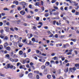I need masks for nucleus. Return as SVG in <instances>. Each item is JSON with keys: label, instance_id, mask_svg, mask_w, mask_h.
Returning <instances> with one entry per match:
<instances>
[{"label": "nucleus", "instance_id": "obj_42", "mask_svg": "<svg viewBox=\"0 0 79 79\" xmlns=\"http://www.w3.org/2000/svg\"><path fill=\"white\" fill-rule=\"evenodd\" d=\"M5 56H6L7 58H10V55L9 54H7Z\"/></svg>", "mask_w": 79, "mask_h": 79}, {"label": "nucleus", "instance_id": "obj_45", "mask_svg": "<svg viewBox=\"0 0 79 79\" xmlns=\"http://www.w3.org/2000/svg\"><path fill=\"white\" fill-rule=\"evenodd\" d=\"M0 76H2V77H5V75L4 74H2L1 73H0Z\"/></svg>", "mask_w": 79, "mask_h": 79}, {"label": "nucleus", "instance_id": "obj_57", "mask_svg": "<svg viewBox=\"0 0 79 79\" xmlns=\"http://www.w3.org/2000/svg\"><path fill=\"white\" fill-rule=\"evenodd\" d=\"M41 3L42 6H43V5H44V2H43V1H41Z\"/></svg>", "mask_w": 79, "mask_h": 79}, {"label": "nucleus", "instance_id": "obj_47", "mask_svg": "<svg viewBox=\"0 0 79 79\" xmlns=\"http://www.w3.org/2000/svg\"><path fill=\"white\" fill-rule=\"evenodd\" d=\"M36 21H39V17H37L36 19Z\"/></svg>", "mask_w": 79, "mask_h": 79}, {"label": "nucleus", "instance_id": "obj_54", "mask_svg": "<svg viewBox=\"0 0 79 79\" xmlns=\"http://www.w3.org/2000/svg\"><path fill=\"white\" fill-rule=\"evenodd\" d=\"M1 15L2 16H5V13H2Z\"/></svg>", "mask_w": 79, "mask_h": 79}, {"label": "nucleus", "instance_id": "obj_30", "mask_svg": "<svg viewBox=\"0 0 79 79\" xmlns=\"http://www.w3.org/2000/svg\"><path fill=\"white\" fill-rule=\"evenodd\" d=\"M71 40L72 41H73V42H76V39H71Z\"/></svg>", "mask_w": 79, "mask_h": 79}, {"label": "nucleus", "instance_id": "obj_15", "mask_svg": "<svg viewBox=\"0 0 79 79\" xmlns=\"http://www.w3.org/2000/svg\"><path fill=\"white\" fill-rule=\"evenodd\" d=\"M34 73L36 74H39V71H34Z\"/></svg>", "mask_w": 79, "mask_h": 79}, {"label": "nucleus", "instance_id": "obj_9", "mask_svg": "<svg viewBox=\"0 0 79 79\" xmlns=\"http://www.w3.org/2000/svg\"><path fill=\"white\" fill-rule=\"evenodd\" d=\"M26 3L25 2H21V5H26Z\"/></svg>", "mask_w": 79, "mask_h": 79}, {"label": "nucleus", "instance_id": "obj_40", "mask_svg": "<svg viewBox=\"0 0 79 79\" xmlns=\"http://www.w3.org/2000/svg\"><path fill=\"white\" fill-rule=\"evenodd\" d=\"M56 20H54L53 21V24L54 25H55V24H56Z\"/></svg>", "mask_w": 79, "mask_h": 79}, {"label": "nucleus", "instance_id": "obj_56", "mask_svg": "<svg viewBox=\"0 0 79 79\" xmlns=\"http://www.w3.org/2000/svg\"><path fill=\"white\" fill-rule=\"evenodd\" d=\"M66 63H68V60L66 59L65 61H64Z\"/></svg>", "mask_w": 79, "mask_h": 79}, {"label": "nucleus", "instance_id": "obj_19", "mask_svg": "<svg viewBox=\"0 0 79 79\" xmlns=\"http://www.w3.org/2000/svg\"><path fill=\"white\" fill-rule=\"evenodd\" d=\"M56 58H58V57H56V56H55L54 57H53V59L54 60H58V59H56Z\"/></svg>", "mask_w": 79, "mask_h": 79}, {"label": "nucleus", "instance_id": "obj_44", "mask_svg": "<svg viewBox=\"0 0 79 79\" xmlns=\"http://www.w3.org/2000/svg\"><path fill=\"white\" fill-rule=\"evenodd\" d=\"M54 9H56V10H58V7L56 6H54Z\"/></svg>", "mask_w": 79, "mask_h": 79}, {"label": "nucleus", "instance_id": "obj_25", "mask_svg": "<svg viewBox=\"0 0 79 79\" xmlns=\"http://www.w3.org/2000/svg\"><path fill=\"white\" fill-rule=\"evenodd\" d=\"M38 24H40V25H41V26L43 25V23H42V22H39Z\"/></svg>", "mask_w": 79, "mask_h": 79}, {"label": "nucleus", "instance_id": "obj_38", "mask_svg": "<svg viewBox=\"0 0 79 79\" xmlns=\"http://www.w3.org/2000/svg\"><path fill=\"white\" fill-rule=\"evenodd\" d=\"M3 22H0V26H3Z\"/></svg>", "mask_w": 79, "mask_h": 79}, {"label": "nucleus", "instance_id": "obj_41", "mask_svg": "<svg viewBox=\"0 0 79 79\" xmlns=\"http://www.w3.org/2000/svg\"><path fill=\"white\" fill-rule=\"evenodd\" d=\"M37 29V27L35 26L33 27V28H32V29L35 30Z\"/></svg>", "mask_w": 79, "mask_h": 79}, {"label": "nucleus", "instance_id": "obj_32", "mask_svg": "<svg viewBox=\"0 0 79 79\" xmlns=\"http://www.w3.org/2000/svg\"><path fill=\"white\" fill-rule=\"evenodd\" d=\"M36 77L37 79H39V78H40V77H39V76L38 75H36Z\"/></svg>", "mask_w": 79, "mask_h": 79}, {"label": "nucleus", "instance_id": "obj_22", "mask_svg": "<svg viewBox=\"0 0 79 79\" xmlns=\"http://www.w3.org/2000/svg\"><path fill=\"white\" fill-rule=\"evenodd\" d=\"M8 37L7 36H6L4 38V40H8Z\"/></svg>", "mask_w": 79, "mask_h": 79}, {"label": "nucleus", "instance_id": "obj_63", "mask_svg": "<svg viewBox=\"0 0 79 79\" xmlns=\"http://www.w3.org/2000/svg\"><path fill=\"white\" fill-rule=\"evenodd\" d=\"M56 64H58L59 63V61L58 60H56L55 62Z\"/></svg>", "mask_w": 79, "mask_h": 79}, {"label": "nucleus", "instance_id": "obj_16", "mask_svg": "<svg viewBox=\"0 0 79 79\" xmlns=\"http://www.w3.org/2000/svg\"><path fill=\"white\" fill-rule=\"evenodd\" d=\"M35 6H39V2H35Z\"/></svg>", "mask_w": 79, "mask_h": 79}, {"label": "nucleus", "instance_id": "obj_53", "mask_svg": "<svg viewBox=\"0 0 79 79\" xmlns=\"http://www.w3.org/2000/svg\"><path fill=\"white\" fill-rule=\"evenodd\" d=\"M14 29L15 30V31H18V28L15 27L14 28Z\"/></svg>", "mask_w": 79, "mask_h": 79}, {"label": "nucleus", "instance_id": "obj_14", "mask_svg": "<svg viewBox=\"0 0 79 79\" xmlns=\"http://www.w3.org/2000/svg\"><path fill=\"white\" fill-rule=\"evenodd\" d=\"M17 10L18 11H21L22 10V8H21V7L19 6L17 8Z\"/></svg>", "mask_w": 79, "mask_h": 79}, {"label": "nucleus", "instance_id": "obj_50", "mask_svg": "<svg viewBox=\"0 0 79 79\" xmlns=\"http://www.w3.org/2000/svg\"><path fill=\"white\" fill-rule=\"evenodd\" d=\"M54 37H56V38H58V34H56L55 35Z\"/></svg>", "mask_w": 79, "mask_h": 79}, {"label": "nucleus", "instance_id": "obj_33", "mask_svg": "<svg viewBox=\"0 0 79 79\" xmlns=\"http://www.w3.org/2000/svg\"><path fill=\"white\" fill-rule=\"evenodd\" d=\"M0 31L1 34H3V32H4V30H0Z\"/></svg>", "mask_w": 79, "mask_h": 79}, {"label": "nucleus", "instance_id": "obj_17", "mask_svg": "<svg viewBox=\"0 0 79 79\" xmlns=\"http://www.w3.org/2000/svg\"><path fill=\"white\" fill-rule=\"evenodd\" d=\"M58 14H59V12H57V13L53 12V15H58Z\"/></svg>", "mask_w": 79, "mask_h": 79}, {"label": "nucleus", "instance_id": "obj_13", "mask_svg": "<svg viewBox=\"0 0 79 79\" xmlns=\"http://www.w3.org/2000/svg\"><path fill=\"white\" fill-rule=\"evenodd\" d=\"M47 77L48 79H51V75H47Z\"/></svg>", "mask_w": 79, "mask_h": 79}, {"label": "nucleus", "instance_id": "obj_43", "mask_svg": "<svg viewBox=\"0 0 79 79\" xmlns=\"http://www.w3.org/2000/svg\"><path fill=\"white\" fill-rule=\"evenodd\" d=\"M29 8H30V9H31L32 8V5L31 4H30L29 6Z\"/></svg>", "mask_w": 79, "mask_h": 79}, {"label": "nucleus", "instance_id": "obj_21", "mask_svg": "<svg viewBox=\"0 0 79 79\" xmlns=\"http://www.w3.org/2000/svg\"><path fill=\"white\" fill-rule=\"evenodd\" d=\"M14 37L15 38V39H18V38H19V36L17 35H14Z\"/></svg>", "mask_w": 79, "mask_h": 79}, {"label": "nucleus", "instance_id": "obj_61", "mask_svg": "<svg viewBox=\"0 0 79 79\" xmlns=\"http://www.w3.org/2000/svg\"><path fill=\"white\" fill-rule=\"evenodd\" d=\"M44 29H48V27L45 26L44 27Z\"/></svg>", "mask_w": 79, "mask_h": 79}, {"label": "nucleus", "instance_id": "obj_37", "mask_svg": "<svg viewBox=\"0 0 79 79\" xmlns=\"http://www.w3.org/2000/svg\"><path fill=\"white\" fill-rule=\"evenodd\" d=\"M75 11H76V10L74 9H73L72 11V12L73 13H75Z\"/></svg>", "mask_w": 79, "mask_h": 79}, {"label": "nucleus", "instance_id": "obj_23", "mask_svg": "<svg viewBox=\"0 0 79 79\" xmlns=\"http://www.w3.org/2000/svg\"><path fill=\"white\" fill-rule=\"evenodd\" d=\"M14 60H15L14 61L15 63H16V62H18V61L19 60H18V59H15Z\"/></svg>", "mask_w": 79, "mask_h": 79}, {"label": "nucleus", "instance_id": "obj_5", "mask_svg": "<svg viewBox=\"0 0 79 79\" xmlns=\"http://www.w3.org/2000/svg\"><path fill=\"white\" fill-rule=\"evenodd\" d=\"M45 66H49V65H50V62L48 61L46 62L45 64Z\"/></svg>", "mask_w": 79, "mask_h": 79}, {"label": "nucleus", "instance_id": "obj_59", "mask_svg": "<svg viewBox=\"0 0 79 79\" xmlns=\"http://www.w3.org/2000/svg\"><path fill=\"white\" fill-rule=\"evenodd\" d=\"M79 12L77 11L76 12V13L75 14V15H79Z\"/></svg>", "mask_w": 79, "mask_h": 79}, {"label": "nucleus", "instance_id": "obj_58", "mask_svg": "<svg viewBox=\"0 0 79 79\" xmlns=\"http://www.w3.org/2000/svg\"><path fill=\"white\" fill-rule=\"evenodd\" d=\"M8 9L6 8H5L4 9H3V10L5 11H6V10H8Z\"/></svg>", "mask_w": 79, "mask_h": 79}, {"label": "nucleus", "instance_id": "obj_18", "mask_svg": "<svg viewBox=\"0 0 79 79\" xmlns=\"http://www.w3.org/2000/svg\"><path fill=\"white\" fill-rule=\"evenodd\" d=\"M68 70H69L68 68H67L66 70H64V71L65 73H68Z\"/></svg>", "mask_w": 79, "mask_h": 79}, {"label": "nucleus", "instance_id": "obj_4", "mask_svg": "<svg viewBox=\"0 0 79 79\" xmlns=\"http://www.w3.org/2000/svg\"><path fill=\"white\" fill-rule=\"evenodd\" d=\"M5 29H6L5 30V31L6 32H8L10 31V29H9V27H4Z\"/></svg>", "mask_w": 79, "mask_h": 79}, {"label": "nucleus", "instance_id": "obj_28", "mask_svg": "<svg viewBox=\"0 0 79 79\" xmlns=\"http://www.w3.org/2000/svg\"><path fill=\"white\" fill-rule=\"evenodd\" d=\"M72 54V52H68L67 53H66V55H71Z\"/></svg>", "mask_w": 79, "mask_h": 79}, {"label": "nucleus", "instance_id": "obj_35", "mask_svg": "<svg viewBox=\"0 0 79 79\" xmlns=\"http://www.w3.org/2000/svg\"><path fill=\"white\" fill-rule=\"evenodd\" d=\"M52 77L53 78V79H55L56 77L54 74L52 75Z\"/></svg>", "mask_w": 79, "mask_h": 79}, {"label": "nucleus", "instance_id": "obj_29", "mask_svg": "<svg viewBox=\"0 0 79 79\" xmlns=\"http://www.w3.org/2000/svg\"><path fill=\"white\" fill-rule=\"evenodd\" d=\"M3 49V45H0V50H2Z\"/></svg>", "mask_w": 79, "mask_h": 79}, {"label": "nucleus", "instance_id": "obj_26", "mask_svg": "<svg viewBox=\"0 0 79 79\" xmlns=\"http://www.w3.org/2000/svg\"><path fill=\"white\" fill-rule=\"evenodd\" d=\"M32 41L33 42H35V38H33L31 39Z\"/></svg>", "mask_w": 79, "mask_h": 79}, {"label": "nucleus", "instance_id": "obj_12", "mask_svg": "<svg viewBox=\"0 0 79 79\" xmlns=\"http://www.w3.org/2000/svg\"><path fill=\"white\" fill-rule=\"evenodd\" d=\"M27 60H29V58H27L26 60H23V64H25L26 62V61H27Z\"/></svg>", "mask_w": 79, "mask_h": 79}, {"label": "nucleus", "instance_id": "obj_2", "mask_svg": "<svg viewBox=\"0 0 79 79\" xmlns=\"http://www.w3.org/2000/svg\"><path fill=\"white\" fill-rule=\"evenodd\" d=\"M28 76L29 77V78H32V77H33V75L32 74V73H29L28 75Z\"/></svg>", "mask_w": 79, "mask_h": 79}, {"label": "nucleus", "instance_id": "obj_52", "mask_svg": "<svg viewBox=\"0 0 79 79\" xmlns=\"http://www.w3.org/2000/svg\"><path fill=\"white\" fill-rule=\"evenodd\" d=\"M42 55L43 56H46L47 55H46V54L44 53H43L42 54Z\"/></svg>", "mask_w": 79, "mask_h": 79}, {"label": "nucleus", "instance_id": "obj_31", "mask_svg": "<svg viewBox=\"0 0 79 79\" xmlns=\"http://www.w3.org/2000/svg\"><path fill=\"white\" fill-rule=\"evenodd\" d=\"M10 29L11 31H13V32L15 31V30H14V29H13V27L10 28Z\"/></svg>", "mask_w": 79, "mask_h": 79}, {"label": "nucleus", "instance_id": "obj_64", "mask_svg": "<svg viewBox=\"0 0 79 79\" xmlns=\"http://www.w3.org/2000/svg\"><path fill=\"white\" fill-rule=\"evenodd\" d=\"M74 52L76 55H77V51H75Z\"/></svg>", "mask_w": 79, "mask_h": 79}, {"label": "nucleus", "instance_id": "obj_10", "mask_svg": "<svg viewBox=\"0 0 79 79\" xmlns=\"http://www.w3.org/2000/svg\"><path fill=\"white\" fill-rule=\"evenodd\" d=\"M6 50L8 51H10L11 50V48L10 47L8 46L6 47Z\"/></svg>", "mask_w": 79, "mask_h": 79}, {"label": "nucleus", "instance_id": "obj_55", "mask_svg": "<svg viewBox=\"0 0 79 79\" xmlns=\"http://www.w3.org/2000/svg\"><path fill=\"white\" fill-rule=\"evenodd\" d=\"M60 58H62L61 60H62V61H64V60L65 59L64 57H60Z\"/></svg>", "mask_w": 79, "mask_h": 79}, {"label": "nucleus", "instance_id": "obj_11", "mask_svg": "<svg viewBox=\"0 0 79 79\" xmlns=\"http://www.w3.org/2000/svg\"><path fill=\"white\" fill-rule=\"evenodd\" d=\"M21 43H19V47H20V48H21V47H23V44H22V45L21 44Z\"/></svg>", "mask_w": 79, "mask_h": 79}, {"label": "nucleus", "instance_id": "obj_24", "mask_svg": "<svg viewBox=\"0 0 79 79\" xmlns=\"http://www.w3.org/2000/svg\"><path fill=\"white\" fill-rule=\"evenodd\" d=\"M10 60L11 61H12V62H14V61H15V60L12 58H10Z\"/></svg>", "mask_w": 79, "mask_h": 79}, {"label": "nucleus", "instance_id": "obj_7", "mask_svg": "<svg viewBox=\"0 0 79 79\" xmlns=\"http://www.w3.org/2000/svg\"><path fill=\"white\" fill-rule=\"evenodd\" d=\"M23 52L22 51L20 50L19 52V55H23Z\"/></svg>", "mask_w": 79, "mask_h": 79}, {"label": "nucleus", "instance_id": "obj_36", "mask_svg": "<svg viewBox=\"0 0 79 79\" xmlns=\"http://www.w3.org/2000/svg\"><path fill=\"white\" fill-rule=\"evenodd\" d=\"M48 71V69H47V68H46L44 70V72L45 73V72H47Z\"/></svg>", "mask_w": 79, "mask_h": 79}, {"label": "nucleus", "instance_id": "obj_62", "mask_svg": "<svg viewBox=\"0 0 79 79\" xmlns=\"http://www.w3.org/2000/svg\"><path fill=\"white\" fill-rule=\"evenodd\" d=\"M20 64V63L19 62H18V63H17V66H18L19 65V64Z\"/></svg>", "mask_w": 79, "mask_h": 79}, {"label": "nucleus", "instance_id": "obj_6", "mask_svg": "<svg viewBox=\"0 0 79 79\" xmlns=\"http://www.w3.org/2000/svg\"><path fill=\"white\" fill-rule=\"evenodd\" d=\"M9 44L8 42H6L5 44H4V47H6L7 46H8Z\"/></svg>", "mask_w": 79, "mask_h": 79}, {"label": "nucleus", "instance_id": "obj_1", "mask_svg": "<svg viewBox=\"0 0 79 79\" xmlns=\"http://www.w3.org/2000/svg\"><path fill=\"white\" fill-rule=\"evenodd\" d=\"M7 64V67H6V65L4 67L5 69H8V68H10V69H12L13 68V69L14 70L15 69L16 67H15V66H14L12 65H11V64Z\"/></svg>", "mask_w": 79, "mask_h": 79}, {"label": "nucleus", "instance_id": "obj_46", "mask_svg": "<svg viewBox=\"0 0 79 79\" xmlns=\"http://www.w3.org/2000/svg\"><path fill=\"white\" fill-rule=\"evenodd\" d=\"M32 34H31L30 35V37H28V38L29 39H31V37H32Z\"/></svg>", "mask_w": 79, "mask_h": 79}, {"label": "nucleus", "instance_id": "obj_34", "mask_svg": "<svg viewBox=\"0 0 79 79\" xmlns=\"http://www.w3.org/2000/svg\"><path fill=\"white\" fill-rule=\"evenodd\" d=\"M31 17H32V16H30V15H29V16H27V18H31Z\"/></svg>", "mask_w": 79, "mask_h": 79}, {"label": "nucleus", "instance_id": "obj_60", "mask_svg": "<svg viewBox=\"0 0 79 79\" xmlns=\"http://www.w3.org/2000/svg\"><path fill=\"white\" fill-rule=\"evenodd\" d=\"M0 37L1 38V39H3V38H4V36L2 35H0Z\"/></svg>", "mask_w": 79, "mask_h": 79}, {"label": "nucleus", "instance_id": "obj_27", "mask_svg": "<svg viewBox=\"0 0 79 79\" xmlns=\"http://www.w3.org/2000/svg\"><path fill=\"white\" fill-rule=\"evenodd\" d=\"M75 66L76 67H79V64H75Z\"/></svg>", "mask_w": 79, "mask_h": 79}, {"label": "nucleus", "instance_id": "obj_8", "mask_svg": "<svg viewBox=\"0 0 79 79\" xmlns=\"http://www.w3.org/2000/svg\"><path fill=\"white\" fill-rule=\"evenodd\" d=\"M46 68V66L44 65H43L41 66V68L42 69H45Z\"/></svg>", "mask_w": 79, "mask_h": 79}, {"label": "nucleus", "instance_id": "obj_51", "mask_svg": "<svg viewBox=\"0 0 79 79\" xmlns=\"http://www.w3.org/2000/svg\"><path fill=\"white\" fill-rule=\"evenodd\" d=\"M48 14H46L45 15V16L46 17H47L48 16Z\"/></svg>", "mask_w": 79, "mask_h": 79}, {"label": "nucleus", "instance_id": "obj_48", "mask_svg": "<svg viewBox=\"0 0 79 79\" xmlns=\"http://www.w3.org/2000/svg\"><path fill=\"white\" fill-rule=\"evenodd\" d=\"M24 76V74H21L20 75V77H22Z\"/></svg>", "mask_w": 79, "mask_h": 79}, {"label": "nucleus", "instance_id": "obj_20", "mask_svg": "<svg viewBox=\"0 0 79 79\" xmlns=\"http://www.w3.org/2000/svg\"><path fill=\"white\" fill-rule=\"evenodd\" d=\"M56 2V0H52L51 1L52 3H53Z\"/></svg>", "mask_w": 79, "mask_h": 79}, {"label": "nucleus", "instance_id": "obj_49", "mask_svg": "<svg viewBox=\"0 0 79 79\" xmlns=\"http://www.w3.org/2000/svg\"><path fill=\"white\" fill-rule=\"evenodd\" d=\"M65 45L67 47H69V46H70V45L69 44H68V43L66 44Z\"/></svg>", "mask_w": 79, "mask_h": 79}, {"label": "nucleus", "instance_id": "obj_39", "mask_svg": "<svg viewBox=\"0 0 79 79\" xmlns=\"http://www.w3.org/2000/svg\"><path fill=\"white\" fill-rule=\"evenodd\" d=\"M20 23H21V20H18V22L17 23V24H19Z\"/></svg>", "mask_w": 79, "mask_h": 79}, {"label": "nucleus", "instance_id": "obj_3", "mask_svg": "<svg viewBox=\"0 0 79 79\" xmlns=\"http://www.w3.org/2000/svg\"><path fill=\"white\" fill-rule=\"evenodd\" d=\"M20 14H21L23 15H24V14H25V13H26V12L24 11V10H23L21 11L20 12Z\"/></svg>", "mask_w": 79, "mask_h": 79}]
</instances>
